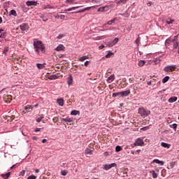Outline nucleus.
<instances>
[{
  "instance_id": "obj_48",
  "label": "nucleus",
  "mask_w": 179,
  "mask_h": 179,
  "mask_svg": "<svg viewBox=\"0 0 179 179\" xmlns=\"http://www.w3.org/2000/svg\"><path fill=\"white\" fill-rule=\"evenodd\" d=\"M61 174L62 176H66V174H68V171L63 170L61 171Z\"/></svg>"
},
{
  "instance_id": "obj_17",
  "label": "nucleus",
  "mask_w": 179,
  "mask_h": 179,
  "mask_svg": "<svg viewBox=\"0 0 179 179\" xmlns=\"http://www.w3.org/2000/svg\"><path fill=\"white\" fill-rule=\"evenodd\" d=\"M86 59H89V56H83L78 59V61H80V62H83L84 61H86Z\"/></svg>"
},
{
  "instance_id": "obj_15",
  "label": "nucleus",
  "mask_w": 179,
  "mask_h": 179,
  "mask_svg": "<svg viewBox=\"0 0 179 179\" xmlns=\"http://www.w3.org/2000/svg\"><path fill=\"white\" fill-rule=\"evenodd\" d=\"M61 121H64V122H73V119L71 117L62 118Z\"/></svg>"
},
{
  "instance_id": "obj_9",
  "label": "nucleus",
  "mask_w": 179,
  "mask_h": 179,
  "mask_svg": "<svg viewBox=\"0 0 179 179\" xmlns=\"http://www.w3.org/2000/svg\"><path fill=\"white\" fill-rule=\"evenodd\" d=\"M27 6H37V1H27L26 2Z\"/></svg>"
},
{
  "instance_id": "obj_37",
  "label": "nucleus",
  "mask_w": 179,
  "mask_h": 179,
  "mask_svg": "<svg viewBox=\"0 0 179 179\" xmlns=\"http://www.w3.org/2000/svg\"><path fill=\"white\" fill-rule=\"evenodd\" d=\"M44 118L43 115H41L38 117L36 118V122H41V120H43Z\"/></svg>"
},
{
  "instance_id": "obj_2",
  "label": "nucleus",
  "mask_w": 179,
  "mask_h": 179,
  "mask_svg": "<svg viewBox=\"0 0 179 179\" xmlns=\"http://www.w3.org/2000/svg\"><path fill=\"white\" fill-rule=\"evenodd\" d=\"M166 45H172L173 48H178V36H175L172 38H169L165 41Z\"/></svg>"
},
{
  "instance_id": "obj_51",
  "label": "nucleus",
  "mask_w": 179,
  "mask_h": 179,
  "mask_svg": "<svg viewBox=\"0 0 179 179\" xmlns=\"http://www.w3.org/2000/svg\"><path fill=\"white\" fill-rule=\"evenodd\" d=\"M89 64H90V61H86V62L84 63V66H88Z\"/></svg>"
},
{
  "instance_id": "obj_46",
  "label": "nucleus",
  "mask_w": 179,
  "mask_h": 179,
  "mask_svg": "<svg viewBox=\"0 0 179 179\" xmlns=\"http://www.w3.org/2000/svg\"><path fill=\"white\" fill-rule=\"evenodd\" d=\"M140 129H141V131H148V129H149V126L142 127Z\"/></svg>"
},
{
  "instance_id": "obj_61",
  "label": "nucleus",
  "mask_w": 179,
  "mask_h": 179,
  "mask_svg": "<svg viewBox=\"0 0 179 179\" xmlns=\"http://www.w3.org/2000/svg\"><path fill=\"white\" fill-rule=\"evenodd\" d=\"M47 142V139L44 138L42 140V143H45Z\"/></svg>"
},
{
  "instance_id": "obj_59",
  "label": "nucleus",
  "mask_w": 179,
  "mask_h": 179,
  "mask_svg": "<svg viewBox=\"0 0 179 179\" xmlns=\"http://www.w3.org/2000/svg\"><path fill=\"white\" fill-rule=\"evenodd\" d=\"M103 48H104V45H101L99 46V50H103Z\"/></svg>"
},
{
  "instance_id": "obj_10",
  "label": "nucleus",
  "mask_w": 179,
  "mask_h": 179,
  "mask_svg": "<svg viewBox=\"0 0 179 179\" xmlns=\"http://www.w3.org/2000/svg\"><path fill=\"white\" fill-rule=\"evenodd\" d=\"M24 110L26 111V113H31V111H33V106L27 105L24 106Z\"/></svg>"
},
{
  "instance_id": "obj_54",
  "label": "nucleus",
  "mask_w": 179,
  "mask_h": 179,
  "mask_svg": "<svg viewBox=\"0 0 179 179\" xmlns=\"http://www.w3.org/2000/svg\"><path fill=\"white\" fill-rule=\"evenodd\" d=\"M41 18L43 19V22H47V20H48V19L44 17V16H42Z\"/></svg>"
},
{
  "instance_id": "obj_39",
  "label": "nucleus",
  "mask_w": 179,
  "mask_h": 179,
  "mask_svg": "<svg viewBox=\"0 0 179 179\" xmlns=\"http://www.w3.org/2000/svg\"><path fill=\"white\" fill-rule=\"evenodd\" d=\"M6 37V32L1 33L0 34V38H5Z\"/></svg>"
},
{
  "instance_id": "obj_52",
  "label": "nucleus",
  "mask_w": 179,
  "mask_h": 179,
  "mask_svg": "<svg viewBox=\"0 0 179 179\" xmlns=\"http://www.w3.org/2000/svg\"><path fill=\"white\" fill-rule=\"evenodd\" d=\"M108 47H113V45H115L113 43V41H111V42H108Z\"/></svg>"
},
{
  "instance_id": "obj_64",
  "label": "nucleus",
  "mask_w": 179,
  "mask_h": 179,
  "mask_svg": "<svg viewBox=\"0 0 179 179\" xmlns=\"http://www.w3.org/2000/svg\"><path fill=\"white\" fill-rule=\"evenodd\" d=\"M57 38L59 40V39H61V38H62V35H59L58 36H57Z\"/></svg>"
},
{
  "instance_id": "obj_58",
  "label": "nucleus",
  "mask_w": 179,
  "mask_h": 179,
  "mask_svg": "<svg viewBox=\"0 0 179 179\" xmlns=\"http://www.w3.org/2000/svg\"><path fill=\"white\" fill-rule=\"evenodd\" d=\"M147 6H152V1H148V2L147 3Z\"/></svg>"
},
{
  "instance_id": "obj_28",
  "label": "nucleus",
  "mask_w": 179,
  "mask_h": 179,
  "mask_svg": "<svg viewBox=\"0 0 179 179\" xmlns=\"http://www.w3.org/2000/svg\"><path fill=\"white\" fill-rule=\"evenodd\" d=\"M173 23H174V20H172L171 18H168L166 20V24H173Z\"/></svg>"
},
{
  "instance_id": "obj_63",
  "label": "nucleus",
  "mask_w": 179,
  "mask_h": 179,
  "mask_svg": "<svg viewBox=\"0 0 179 179\" xmlns=\"http://www.w3.org/2000/svg\"><path fill=\"white\" fill-rule=\"evenodd\" d=\"M147 85H148L149 86H150V85H152V81H148V82L147 83Z\"/></svg>"
},
{
  "instance_id": "obj_32",
  "label": "nucleus",
  "mask_w": 179,
  "mask_h": 179,
  "mask_svg": "<svg viewBox=\"0 0 179 179\" xmlns=\"http://www.w3.org/2000/svg\"><path fill=\"white\" fill-rule=\"evenodd\" d=\"M114 79H115V78L114 77V75H111L108 78V82L110 83V82H113Z\"/></svg>"
},
{
  "instance_id": "obj_49",
  "label": "nucleus",
  "mask_w": 179,
  "mask_h": 179,
  "mask_svg": "<svg viewBox=\"0 0 179 179\" xmlns=\"http://www.w3.org/2000/svg\"><path fill=\"white\" fill-rule=\"evenodd\" d=\"M36 176H34V175H31V176H29L28 178H27V179H36Z\"/></svg>"
},
{
  "instance_id": "obj_25",
  "label": "nucleus",
  "mask_w": 179,
  "mask_h": 179,
  "mask_svg": "<svg viewBox=\"0 0 179 179\" xmlns=\"http://www.w3.org/2000/svg\"><path fill=\"white\" fill-rule=\"evenodd\" d=\"M92 152H93V150H92L90 148H86L85 150V155H93Z\"/></svg>"
},
{
  "instance_id": "obj_1",
  "label": "nucleus",
  "mask_w": 179,
  "mask_h": 179,
  "mask_svg": "<svg viewBox=\"0 0 179 179\" xmlns=\"http://www.w3.org/2000/svg\"><path fill=\"white\" fill-rule=\"evenodd\" d=\"M34 50L36 55H41L45 52V45L43 42L37 38L33 40Z\"/></svg>"
},
{
  "instance_id": "obj_33",
  "label": "nucleus",
  "mask_w": 179,
  "mask_h": 179,
  "mask_svg": "<svg viewBox=\"0 0 179 179\" xmlns=\"http://www.w3.org/2000/svg\"><path fill=\"white\" fill-rule=\"evenodd\" d=\"M169 79H170V77L169 76H165L162 79V83H166V82H169Z\"/></svg>"
},
{
  "instance_id": "obj_50",
  "label": "nucleus",
  "mask_w": 179,
  "mask_h": 179,
  "mask_svg": "<svg viewBox=\"0 0 179 179\" xmlns=\"http://www.w3.org/2000/svg\"><path fill=\"white\" fill-rule=\"evenodd\" d=\"M127 31H131L132 30V25H129L127 28Z\"/></svg>"
},
{
  "instance_id": "obj_53",
  "label": "nucleus",
  "mask_w": 179,
  "mask_h": 179,
  "mask_svg": "<svg viewBox=\"0 0 179 179\" xmlns=\"http://www.w3.org/2000/svg\"><path fill=\"white\" fill-rule=\"evenodd\" d=\"M41 131V128H36L34 131L35 132H40Z\"/></svg>"
},
{
  "instance_id": "obj_8",
  "label": "nucleus",
  "mask_w": 179,
  "mask_h": 179,
  "mask_svg": "<svg viewBox=\"0 0 179 179\" xmlns=\"http://www.w3.org/2000/svg\"><path fill=\"white\" fill-rule=\"evenodd\" d=\"M20 29L22 30V31H26V30H29V24L27 23H23L20 26Z\"/></svg>"
},
{
  "instance_id": "obj_55",
  "label": "nucleus",
  "mask_w": 179,
  "mask_h": 179,
  "mask_svg": "<svg viewBox=\"0 0 179 179\" xmlns=\"http://www.w3.org/2000/svg\"><path fill=\"white\" fill-rule=\"evenodd\" d=\"M72 11V8H69L65 10V12H71Z\"/></svg>"
},
{
  "instance_id": "obj_19",
  "label": "nucleus",
  "mask_w": 179,
  "mask_h": 179,
  "mask_svg": "<svg viewBox=\"0 0 179 179\" xmlns=\"http://www.w3.org/2000/svg\"><path fill=\"white\" fill-rule=\"evenodd\" d=\"M58 78H59L58 75L52 74L49 77V79H50V80H55V79H58Z\"/></svg>"
},
{
  "instance_id": "obj_42",
  "label": "nucleus",
  "mask_w": 179,
  "mask_h": 179,
  "mask_svg": "<svg viewBox=\"0 0 179 179\" xmlns=\"http://www.w3.org/2000/svg\"><path fill=\"white\" fill-rule=\"evenodd\" d=\"M73 2H75V0H66L65 3H71V5H73Z\"/></svg>"
},
{
  "instance_id": "obj_62",
  "label": "nucleus",
  "mask_w": 179,
  "mask_h": 179,
  "mask_svg": "<svg viewBox=\"0 0 179 179\" xmlns=\"http://www.w3.org/2000/svg\"><path fill=\"white\" fill-rule=\"evenodd\" d=\"M32 139L33 141H37V136H33Z\"/></svg>"
},
{
  "instance_id": "obj_41",
  "label": "nucleus",
  "mask_w": 179,
  "mask_h": 179,
  "mask_svg": "<svg viewBox=\"0 0 179 179\" xmlns=\"http://www.w3.org/2000/svg\"><path fill=\"white\" fill-rule=\"evenodd\" d=\"M127 2H128V0H120V1H117V3L125 4V3H127Z\"/></svg>"
},
{
  "instance_id": "obj_36",
  "label": "nucleus",
  "mask_w": 179,
  "mask_h": 179,
  "mask_svg": "<svg viewBox=\"0 0 179 179\" xmlns=\"http://www.w3.org/2000/svg\"><path fill=\"white\" fill-rule=\"evenodd\" d=\"M8 51H9V47L6 46L3 50V53L5 54V55H6V52H8Z\"/></svg>"
},
{
  "instance_id": "obj_11",
  "label": "nucleus",
  "mask_w": 179,
  "mask_h": 179,
  "mask_svg": "<svg viewBox=\"0 0 179 179\" xmlns=\"http://www.w3.org/2000/svg\"><path fill=\"white\" fill-rule=\"evenodd\" d=\"M92 8H93V6H90V7H86V8H84L77 12H75L74 13H82L83 12H85V10H90V9H92Z\"/></svg>"
},
{
  "instance_id": "obj_60",
  "label": "nucleus",
  "mask_w": 179,
  "mask_h": 179,
  "mask_svg": "<svg viewBox=\"0 0 179 179\" xmlns=\"http://www.w3.org/2000/svg\"><path fill=\"white\" fill-rule=\"evenodd\" d=\"M97 2H99L98 0H92V3H97Z\"/></svg>"
},
{
  "instance_id": "obj_4",
  "label": "nucleus",
  "mask_w": 179,
  "mask_h": 179,
  "mask_svg": "<svg viewBox=\"0 0 179 179\" xmlns=\"http://www.w3.org/2000/svg\"><path fill=\"white\" fill-rule=\"evenodd\" d=\"M138 114L141 115V117H148V115H150V110H146L143 108H138Z\"/></svg>"
},
{
  "instance_id": "obj_24",
  "label": "nucleus",
  "mask_w": 179,
  "mask_h": 179,
  "mask_svg": "<svg viewBox=\"0 0 179 179\" xmlns=\"http://www.w3.org/2000/svg\"><path fill=\"white\" fill-rule=\"evenodd\" d=\"M57 101L60 107H62L64 106V99H59Z\"/></svg>"
},
{
  "instance_id": "obj_43",
  "label": "nucleus",
  "mask_w": 179,
  "mask_h": 179,
  "mask_svg": "<svg viewBox=\"0 0 179 179\" xmlns=\"http://www.w3.org/2000/svg\"><path fill=\"white\" fill-rule=\"evenodd\" d=\"M97 12H106L104 10V6L99 8L97 9Z\"/></svg>"
},
{
  "instance_id": "obj_26",
  "label": "nucleus",
  "mask_w": 179,
  "mask_h": 179,
  "mask_svg": "<svg viewBox=\"0 0 179 179\" xmlns=\"http://www.w3.org/2000/svg\"><path fill=\"white\" fill-rule=\"evenodd\" d=\"M36 66L38 68V69H44V68H45V66L44 65V64H36Z\"/></svg>"
},
{
  "instance_id": "obj_3",
  "label": "nucleus",
  "mask_w": 179,
  "mask_h": 179,
  "mask_svg": "<svg viewBox=\"0 0 179 179\" xmlns=\"http://www.w3.org/2000/svg\"><path fill=\"white\" fill-rule=\"evenodd\" d=\"M129 94H131V90H127L126 91L113 93L112 97H127Z\"/></svg>"
},
{
  "instance_id": "obj_35",
  "label": "nucleus",
  "mask_w": 179,
  "mask_h": 179,
  "mask_svg": "<svg viewBox=\"0 0 179 179\" xmlns=\"http://www.w3.org/2000/svg\"><path fill=\"white\" fill-rule=\"evenodd\" d=\"M110 8H111V6H103V9H104L105 12H108V10H110Z\"/></svg>"
},
{
  "instance_id": "obj_40",
  "label": "nucleus",
  "mask_w": 179,
  "mask_h": 179,
  "mask_svg": "<svg viewBox=\"0 0 179 179\" xmlns=\"http://www.w3.org/2000/svg\"><path fill=\"white\" fill-rule=\"evenodd\" d=\"M122 149V148H121V146L117 145V146L115 147V152H121Z\"/></svg>"
},
{
  "instance_id": "obj_13",
  "label": "nucleus",
  "mask_w": 179,
  "mask_h": 179,
  "mask_svg": "<svg viewBox=\"0 0 179 179\" xmlns=\"http://www.w3.org/2000/svg\"><path fill=\"white\" fill-rule=\"evenodd\" d=\"M73 83V78L72 77V75H69V78H67V84L69 85H71Z\"/></svg>"
},
{
  "instance_id": "obj_57",
  "label": "nucleus",
  "mask_w": 179,
  "mask_h": 179,
  "mask_svg": "<svg viewBox=\"0 0 179 179\" xmlns=\"http://www.w3.org/2000/svg\"><path fill=\"white\" fill-rule=\"evenodd\" d=\"M60 19H61L62 20H64V19H65V16H64V15H60Z\"/></svg>"
},
{
  "instance_id": "obj_20",
  "label": "nucleus",
  "mask_w": 179,
  "mask_h": 179,
  "mask_svg": "<svg viewBox=\"0 0 179 179\" xmlns=\"http://www.w3.org/2000/svg\"><path fill=\"white\" fill-rule=\"evenodd\" d=\"M71 115H80V111L79 110H73L71 112Z\"/></svg>"
},
{
  "instance_id": "obj_5",
  "label": "nucleus",
  "mask_w": 179,
  "mask_h": 179,
  "mask_svg": "<svg viewBox=\"0 0 179 179\" xmlns=\"http://www.w3.org/2000/svg\"><path fill=\"white\" fill-rule=\"evenodd\" d=\"M177 66L176 64L168 65L164 68V72H174Z\"/></svg>"
},
{
  "instance_id": "obj_16",
  "label": "nucleus",
  "mask_w": 179,
  "mask_h": 179,
  "mask_svg": "<svg viewBox=\"0 0 179 179\" xmlns=\"http://www.w3.org/2000/svg\"><path fill=\"white\" fill-rule=\"evenodd\" d=\"M177 100H178L177 96H172L169 99L168 101L169 103H176Z\"/></svg>"
},
{
  "instance_id": "obj_38",
  "label": "nucleus",
  "mask_w": 179,
  "mask_h": 179,
  "mask_svg": "<svg viewBox=\"0 0 179 179\" xmlns=\"http://www.w3.org/2000/svg\"><path fill=\"white\" fill-rule=\"evenodd\" d=\"M169 164H170L171 169H174V166H176V164H177V162H171Z\"/></svg>"
},
{
  "instance_id": "obj_23",
  "label": "nucleus",
  "mask_w": 179,
  "mask_h": 179,
  "mask_svg": "<svg viewBox=\"0 0 179 179\" xmlns=\"http://www.w3.org/2000/svg\"><path fill=\"white\" fill-rule=\"evenodd\" d=\"M43 9H54V6L47 4V5H43Z\"/></svg>"
},
{
  "instance_id": "obj_31",
  "label": "nucleus",
  "mask_w": 179,
  "mask_h": 179,
  "mask_svg": "<svg viewBox=\"0 0 179 179\" xmlns=\"http://www.w3.org/2000/svg\"><path fill=\"white\" fill-rule=\"evenodd\" d=\"M145 64H146V62L145 60H139L138 65V66H143V65H145Z\"/></svg>"
},
{
  "instance_id": "obj_47",
  "label": "nucleus",
  "mask_w": 179,
  "mask_h": 179,
  "mask_svg": "<svg viewBox=\"0 0 179 179\" xmlns=\"http://www.w3.org/2000/svg\"><path fill=\"white\" fill-rule=\"evenodd\" d=\"M79 8H83V6H78L76 7H71V10H75V9H78Z\"/></svg>"
},
{
  "instance_id": "obj_44",
  "label": "nucleus",
  "mask_w": 179,
  "mask_h": 179,
  "mask_svg": "<svg viewBox=\"0 0 179 179\" xmlns=\"http://www.w3.org/2000/svg\"><path fill=\"white\" fill-rule=\"evenodd\" d=\"M135 43L137 45H139L141 43V37H138V38L135 41Z\"/></svg>"
},
{
  "instance_id": "obj_21",
  "label": "nucleus",
  "mask_w": 179,
  "mask_h": 179,
  "mask_svg": "<svg viewBox=\"0 0 179 179\" xmlns=\"http://www.w3.org/2000/svg\"><path fill=\"white\" fill-rule=\"evenodd\" d=\"M1 176L2 178L8 179V178H9V177L10 176V172H8L7 173H5V174L3 173Z\"/></svg>"
},
{
  "instance_id": "obj_18",
  "label": "nucleus",
  "mask_w": 179,
  "mask_h": 179,
  "mask_svg": "<svg viewBox=\"0 0 179 179\" xmlns=\"http://www.w3.org/2000/svg\"><path fill=\"white\" fill-rule=\"evenodd\" d=\"M161 146H162V148H166V149H170V146H171V145L162 142L161 143Z\"/></svg>"
},
{
  "instance_id": "obj_22",
  "label": "nucleus",
  "mask_w": 179,
  "mask_h": 179,
  "mask_svg": "<svg viewBox=\"0 0 179 179\" xmlns=\"http://www.w3.org/2000/svg\"><path fill=\"white\" fill-rule=\"evenodd\" d=\"M150 173L152 174V178H157L158 175H157V173L155 171V170L150 171Z\"/></svg>"
},
{
  "instance_id": "obj_7",
  "label": "nucleus",
  "mask_w": 179,
  "mask_h": 179,
  "mask_svg": "<svg viewBox=\"0 0 179 179\" xmlns=\"http://www.w3.org/2000/svg\"><path fill=\"white\" fill-rule=\"evenodd\" d=\"M145 142L142 138H136V141L134 142V146H142V145H144Z\"/></svg>"
},
{
  "instance_id": "obj_29",
  "label": "nucleus",
  "mask_w": 179,
  "mask_h": 179,
  "mask_svg": "<svg viewBox=\"0 0 179 179\" xmlns=\"http://www.w3.org/2000/svg\"><path fill=\"white\" fill-rule=\"evenodd\" d=\"M9 15H10V16L12 15V16L16 17V16H17V13H16V10H11L10 11V13H9Z\"/></svg>"
},
{
  "instance_id": "obj_30",
  "label": "nucleus",
  "mask_w": 179,
  "mask_h": 179,
  "mask_svg": "<svg viewBox=\"0 0 179 179\" xmlns=\"http://www.w3.org/2000/svg\"><path fill=\"white\" fill-rule=\"evenodd\" d=\"M169 127L170 128H172L173 129H174V131H177V127H178V124H177L176 123H174L173 124H170Z\"/></svg>"
},
{
  "instance_id": "obj_56",
  "label": "nucleus",
  "mask_w": 179,
  "mask_h": 179,
  "mask_svg": "<svg viewBox=\"0 0 179 179\" xmlns=\"http://www.w3.org/2000/svg\"><path fill=\"white\" fill-rule=\"evenodd\" d=\"M107 26H108V24L106 23V24H104L102 27L103 29H107Z\"/></svg>"
},
{
  "instance_id": "obj_34",
  "label": "nucleus",
  "mask_w": 179,
  "mask_h": 179,
  "mask_svg": "<svg viewBox=\"0 0 179 179\" xmlns=\"http://www.w3.org/2000/svg\"><path fill=\"white\" fill-rule=\"evenodd\" d=\"M115 20H117V18H114L113 20H110V21H108L106 24L108 25V26H111V24L113 23H115Z\"/></svg>"
},
{
  "instance_id": "obj_27",
  "label": "nucleus",
  "mask_w": 179,
  "mask_h": 179,
  "mask_svg": "<svg viewBox=\"0 0 179 179\" xmlns=\"http://www.w3.org/2000/svg\"><path fill=\"white\" fill-rule=\"evenodd\" d=\"M111 55H114V52L111 51H108V53L105 55L106 58H111Z\"/></svg>"
},
{
  "instance_id": "obj_14",
  "label": "nucleus",
  "mask_w": 179,
  "mask_h": 179,
  "mask_svg": "<svg viewBox=\"0 0 179 179\" xmlns=\"http://www.w3.org/2000/svg\"><path fill=\"white\" fill-rule=\"evenodd\" d=\"M152 163H156L157 164H160V166L164 165V162L160 161L158 159H155L152 161Z\"/></svg>"
},
{
  "instance_id": "obj_6",
  "label": "nucleus",
  "mask_w": 179,
  "mask_h": 179,
  "mask_svg": "<svg viewBox=\"0 0 179 179\" xmlns=\"http://www.w3.org/2000/svg\"><path fill=\"white\" fill-rule=\"evenodd\" d=\"M113 167H117V164L112 163V164H108L103 165V170H110V169H113Z\"/></svg>"
},
{
  "instance_id": "obj_45",
  "label": "nucleus",
  "mask_w": 179,
  "mask_h": 179,
  "mask_svg": "<svg viewBox=\"0 0 179 179\" xmlns=\"http://www.w3.org/2000/svg\"><path fill=\"white\" fill-rule=\"evenodd\" d=\"M118 41H120V39L118 38H115L112 43L115 45V44H117V43H118Z\"/></svg>"
},
{
  "instance_id": "obj_12",
  "label": "nucleus",
  "mask_w": 179,
  "mask_h": 179,
  "mask_svg": "<svg viewBox=\"0 0 179 179\" xmlns=\"http://www.w3.org/2000/svg\"><path fill=\"white\" fill-rule=\"evenodd\" d=\"M55 50V51H64L65 50V46L62 44H59Z\"/></svg>"
}]
</instances>
